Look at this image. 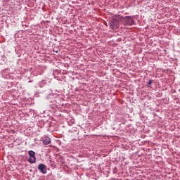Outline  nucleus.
<instances>
[{"mask_svg":"<svg viewBox=\"0 0 180 180\" xmlns=\"http://www.w3.org/2000/svg\"><path fill=\"white\" fill-rule=\"evenodd\" d=\"M119 19H122V17L118 16L117 18H113L110 21V27L111 29H119Z\"/></svg>","mask_w":180,"mask_h":180,"instance_id":"f257e3e1","label":"nucleus"},{"mask_svg":"<svg viewBox=\"0 0 180 180\" xmlns=\"http://www.w3.org/2000/svg\"><path fill=\"white\" fill-rule=\"evenodd\" d=\"M124 26H133L134 25V20L131 17L127 16L123 18Z\"/></svg>","mask_w":180,"mask_h":180,"instance_id":"f03ea898","label":"nucleus"},{"mask_svg":"<svg viewBox=\"0 0 180 180\" xmlns=\"http://www.w3.org/2000/svg\"><path fill=\"white\" fill-rule=\"evenodd\" d=\"M28 154L30 155L28 159L29 162H30V164H34V162H36V153L33 150H30Z\"/></svg>","mask_w":180,"mask_h":180,"instance_id":"7ed1b4c3","label":"nucleus"},{"mask_svg":"<svg viewBox=\"0 0 180 180\" xmlns=\"http://www.w3.org/2000/svg\"><path fill=\"white\" fill-rule=\"evenodd\" d=\"M38 169L41 171L42 174H47V167L44 164L39 165Z\"/></svg>","mask_w":180,"mask_h":180,"instance_id":"20e7f679","label":"nucleus"},{"mask_svg":"<svg viewBox=\"0 0 180 180\" xmlns=\"http://www.w3.org/2000/svg\"><path fill=\"white\" fill-rule=\"evenodd\" d=\"M41 141L43 144H45V146H48V144H50V143H51V139L49 136H45L42 138Z\"/></svg>","mask_w":180,"mask_h":180,"instance_id":"39448f33","label":"nucleus"},{"mask_svg":"<svg viewBox=\"0 0 180 180\" xmlns=\"http://www.w3.org/2000/svg\"><path fill=\"white\" fill-rule=\"evenodd\" d=\"M152 83H153V81L150 80V81L148 82V85H151Z\"/></svg>","mask_w":180,"mask_h":180,"instance_id":"423d86ee","label":"nucleus"}]
</instances>
